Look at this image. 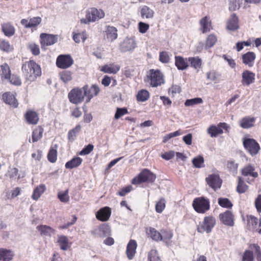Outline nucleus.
<instances>
[{"label":"nucleus","mask_w":261,"mask_h":261,"mask_svg":"<svg viewBox=\"0 0 261 261\" xmlns=\"http://www.w3.org/2000/svg\"><path fill=\"white\" fill-rule=\"evenodd\" d=\"M240 7V0H229V10L234 11L239 9Z\"/></svg>","instance_id":"60"},{"label":"nucleus","mask_w":261,"mask_h":261,"mask_svg":"<svg viewBox=\"0 0 261 261\" xmlns=\"http://www.w3.org/2000/svg\"><path fill=\"white\" fill-rule=\"evenodd\" d=\"M156 179V175L147 169H143L140 173L132 179L131 183L137 185L144 182H153Z\"/></svg>","instance_id":"3"},{"label":"nucleus","mask_w":261,"mask_h":261,"mask_svg":"<svg viewBox=\"0 0 261 261\" xmlns=\"http://www.w3.org/2000/svg\"><path fill=\"white\" fill-rule=\"evenodd\" d=\"M81 129V126L80 125H77L76 126L70 130L68 133V138L70 141H73L77 134H78Z\"/></svg>","instance_id":"51"},{"label":"nucleus","mask_w":261,"mask_h":261,"mask_svg":"<svg viewBox=\"0 0 261 261\" xmlns=\"http://www.w3.org/2000/svg\"><path fill=\"white\" fill-rule=\"evenodd\" d=\"M218 204L222 207L230 209L233 206L231 201L227 198L220 197L218 199Z\"/></svg>","instance_id":"48"},{"label":"nucleus","mask_w":261,"mask_h":261,"mask_svg":"<svg viewBox=\"0 0 261 261\" xmlns=\"http://www.w3.org/2000/svg\"><path fill=\"white\" fill-rule=\"evenodd\" d=\"M85 97H86V102H89L91 99L98 95L100 91L99 87L96 85H92L89 87L86 85L82 87Z\"/></svg>","instance_id":"12"},{"label":"nucleus","mask_w":261,"mask_h":261,"mask_svg":"<svg viewBox=\"0 0 261 261\" xmlns=\"http://www.w3.org/2000/svg\"><path fill=\"white\" fill-rule=\"evenodd\" d=\"M58 243L60 245L61 249L63 250H67L70 247L69 240L65 236H58Z\"/></svg>","instance_id":"40"},{"label":"nucleus","mask_w":261,"mask_h":261,"mask_svg":"<svg viewBox=\"0 0 261 261\" xmlns=\"http://www.w3.org/2000/svg\"><path fill=\"white\" fill-rule=\"evenodd\" d=\"M86 39L87 36L85 32L79 33H73V39L76 43H79L81 40L84 42Z\"/></svg>","instance_id":"56"},{"label":"nucleus","mask_w":261,"mask_h":261,"mask_svg":"<svg viewBox=\"0 0 261 261\" xmlns=\"http://www.w3.org/2000/svg\"><path fill=\"white\" fill-rule=\"evenodd\" d=\"M192 67L195 69H198L201 67L202 60L198 57H189L188 58Z\"/></svg>","instance_id":"45"},{"label":"nucleus","mask_w":261,"mask_h":261,"mask_svg":"<svg viewBox=\"0 0 261 261\" xmlns=\"http://www.w3.org/2000/svg\"><path fill=\"white\" fill-rule=\"evenodd\" d=\"M28 48L34 56H38L40 53L39 45L35 43H29Z\"/></svg>","instance_id":"58"},{"label":"nucleus","mask_w":261,"mask_h":261,"mask_svg":"<svg viewBox=\"0 0 261 261\" xmlns=\"http://www.w3.org/2000/svg\"><path fill=\"white\" fill-rule=\"evenodd\" d=\"M159 60L163 63H168L170 61V56L167 51H163L160 53Z\"/></svg>","instance_id":"62"},{"label":"nucleus","mask_w":261,"mask_h":261,"mask_svg":"<svg viewBox=\"0 0 261 261\" xmlns=\"http://www.w3.org/2000/svg\"><path fill=\"white\" fill-rule=\"evenodd\" d=\"M58 198L62 202L66 203L68 202L69 200V196H68V190H67L63 192H59L58 194Z\"/></svg>","instance_id":"61"},{"label":"nucleus","mask_w":261,"mask_h":261,"mask_svg":"<svg viewBox=\"0 0 261 261\" xmlns=\"http://www.w3.org/2000/svg\"><path fill=\"white\" fill-rule=\"evenodd\" d=\"M99 233L98 236L100 238H104L107 236H109L111 232V229L110 225L108 224H102L98 227Z\"/></svg>","instance_id":"39"},{"label":"nucleus","mask_w":261,"mask_h":261,"mask_svg":"<svg viewBox=\"0 0 261 261\" xmlns=\"http://www.w3.org/2000/svg\"><path fill=\"white\" fill-rule=\"evenodd\" d=\"M111 215V209L108 206L101 208L96 214V218L99 221L105 222L108 221Z\"/></svg>","instance_id":"20"},{"label":"nucleus","mask_w":261,"mask_h":261,"mask_svg":"<svg viewBox=\"0 0 261 261\" xmlns=\"http://www.w3.org/2000/svg\"><path fill=\"white\" fill-rule=\"evenodd\" d=\"M255 57V54L253 52L248 51L242 55L243 63L245 65H248L249 67H252L253 65Z\"/></svg>","instance_id":"29"},{"label":"nucleus","mask_w":261,"mask_h":261,"mask_svg":"<svg viewBox=\"0 0 261 261\" xmlns=\"http://www.w3.org/2000/svg\"><path fill=\"white\" fill-rule=\"evenodd\" d=\"M161 241L168 243L169 242L173 237L172 232L167 229H162L161 230Z\"/></svg>","instance_id":"47"},{"label":"nucleus","mask_w":261,"mask_h":261,"mask_svg":"<svg viewBox=\"0 0 261 261\" xmlns=\"http://www.w3.org/2000/svg\"><path fill=\"white\" fill-rule=\"evenodd\" d=\"M11 74V70L10 66L7 63L0 65V81H6L10 79Z\"/></svg>","instance_id":"24"},{"label":"nucleus","mask_w":261,"mask_h":261,"mask_svg":"<svg viewBox=\"0 0 261 261\" xmlns=\"http://www.w3.org/2000/svg\"><path fill=\"white\" fill-rule=\"evenodd\" d=\"M246 227L249 230L256 231L259 233H261V220L259 221L258 227L260 228H257V225L258 223V219L252 215H247L246 216Z\"/></svg>","instance_id":"17"},{"label":"nucleus","mask_w":261,"mask_h":261,"mask_svg":"<svg viewBox=\"0 0 261 261\" xmlns=\"http://www.w3.org/2000/svg\"><path fill=\"white\" fill-rule=\"evenodd\" d=\"M193 166L197 168H200L204 167V160L202 155H198L193 158L192 161Z\"/></svg>","instance_id":"49"},{"label":"nucleus","mask_w":261,"mask_h":261,"mask_svg":"<svg viewBox=\"0 0 261 261\" xmlns=\"http://www.w3.org/2000/svg\"><path fill=\"white\" fill-rule=\"evenodd\" d=\"M37 229L40 232L41 235L50 236L51 233L55 232V230L51 227L46 225H40L37 227Z\"/></svg>","instance_id":"42"},{"label":"nucleus","mask_w":261,"mask_h":261,"mask_svg":"<svg viewBox=\"0 0 261 261\" xmlns=\"http://www.w3.org/2000/svg\"><path fill=\"white\" fill-rule=\"evenodd\" d=\"M148 260L149 261H158L159 260L158 252L155 249H151L148 252Z\"/></svg>","instance_id":"64"},{"label":"nucleus","mask_w":261,"mask_h":261,"mask_svg":"<svg viewBox=\"0 0 261 261\" xmlns=\"http://www.w3.org/2000/svg\"><path fill=\"white\" fill-rule=\"evenodd\" d=\"M241 174L245 177H251L252 178H248L247 182L250 184L254 181V179L258 176L257 172L255 171V168L253 165L248 164L245 166L241 171Z\"/></svg>","instance_id":"11"},{"label":"nucleus","mask_w":261,"mask_h":261,"mask_svg":"<svg viewBox=\"0 0 261 261\" xmlns=\"http://www.w3.org/2000/svg\"><path fill=\"white\" fill-rule=\"evenodd\" d=\"M166 207V200L164 198H161L156 202L155 205V211L158 213H161L165 210Z\"/></svg>","instance_id":"52"},{"label":"nucleus","mask_w":261,"mask_h":261,"mask_svg":"<svg viewBox=\"0 0 261 261\" xmlns=\"http://www.w3.org/2000/svg\"><path fill=\"white\" fill-rule=\"evenodd\" d=\"M149 92L147 90L141 89L138 92L136 99L138 102H144L149 99Z\"/></svg>","instance_id":"44"},{"label":"nucleus","mask_w":261,"mask_h":261,"mask_svg":"<svg viewBox=\"0 0 261 261\" xmlns=\"http://www.w3.org/2000/svg\"><path fill=\"white\" fill-rule=\"evenodd\" d=\"M21 70L25 81L30 82L36 81L41 75L40 66L34 60L25 62L22 65Z\"/></svg>","instance_id":"1"},{"label":"nucleus","mask_w":261,"mask_h":261,"mask_svg":"<svg viewBox=\"0 0 261 261\" xmlns=\"http://www.w3.org/2000/svg\"><path fill=\"white\" fill-rule=\"evenodd\" d=\"M42 19L40 17H34L29 19H22L20 21L21 24L25 28H31L36 29V28L41 23Z\"/></svg>","instance_id":"18"},{"label":"nucleus","mask_w":261,"mask_h":261,"mask_svg":"<svg viewBox=\"0 0 261 261\" xmlns=\"http://www.w3.org/2000/svg\"><path fill=\"white\" fill-rule=\"evenodd\" d=\"M120 69V66L119 65H116L114 63H110L109 64H105L100 67V70L101 72L106 73L116 74Z\"/></svg>","instance_id":"25"},{"label":"nucleus","mask_w":261,"mask_h":261,"mask_svg":"<svg viewBox=\"0 0 261 261\" xmlns=\"http://www.w3.org/2000/svg\"><path fill=\"white\" fill-rule=\"evenodd\" d=\"M58 39L57 35L41 33L40 35V43L41 47L44 48L56 43Z\"/></svg>","instance_id":"13"},{"label":"nucleus","mask_w":261,"mask_h":261,"mask_svg":"<svg viewBox=\"0 0 261 261\" xmlns=\"http://www.w3.org/2000/svg\"><path fill=\"white\" fill-rule=\"evenodd\" d=\"M220 75V74L214 70L210 71L206 73L207 79L215 83H217L219 81Z\"/></svg>","instance_id":"54"},{"label":"nucleus","mask_w":261,"mask_h":261,"mask_svg":"<svg viewBox=\"0 0 261 261\" xmlns=\"http://www.w3.org/2000/svg\"><path fill=\"white\" fill-rule=\"evenodd\" d=\"M188 58H184L182 56H176L175 57V65L179 70H184L189 67Z\"/></svg>","instance_id":"27"},{"label":"nucleus","mask_w":261,"mask_h":261,"mask_svg":"<svg viewBox=\"0 0 261 261\" xmlns=\"http://www.w3.org/2000/svg\"><path fill=\"white\" fill-rule=\"evenodd\" d=\"M137 247V244L135 240H130L127 244L126 254L127 258L131 260L132 259L136 252V249Z\"/></svg>","instance_id":"26"},{"label":"nucleus","mask_w":261,"mask_h":261,"mask_svg":"<svg viewBox=\"0 0 261 261\" xmlns=\"http://www.w3.org/2000/svg\"><path fill=\"white\" fill-rule=\"evenodd\" d=\"M60 79L64 83H67L72 80L71 71L63 70L59 73Z\"/></svg>","instance_id":"53"},{"label":"nucleus","mask_w":261,"mask_h":261,"mask_svg":"<svg viewBox=\"0 0 261 261\" xmlns=\"http://www.w3.org/2000/svg\"><path fill=\"white\" fill-rule=\"evenodd\" d=\"M146 232L148 237L151 238L153 241L156 242L161 241V231L159 232L154 228L150 227L147 229Z\"/></svg>","instance_id":"35"},{"label":"nucleus","mask_w":261,"mask_h":261,"mask_svg":"<svg viewBox=\"0 0 261 261\" xmlns=\"http://www.w3.org/2000/svg\"><path fill=\"white\" fill-rule=\"evenodd\" d=\"M144 81L151 87H158L165 83L163 73L159 69H151L147 72Z\"/></svg>","instance_id":"2"},{"label":"nucleus","mask_w":261,"mask_h":261,"mask_svg":"<svg viewBox=\"0 0 261 261\" xmlns=\"http://www.w3.org/2000/svg\"><path fill=\"white\" fill-rule=\"evenodd\" d=\"M24 118L27 124L35 125L39 121V115L36 111L29 109L24 113Z\"/></svg>","instance_id":"16"},{"label":"nucleus","mask_w":261,"mask_h":261,"mask_svg":"<svg viewBox=\"0 0 261 261\" xmlns=\"http://www.w3.org/2000/svg\"><path fill=\"white\" fill-rule=\"evenodd\" d=\"M154 11L147 6H143L140 10L141 16L142 18H152L154 15Z\"/></svg>","instance_id":"38"},{"label":"nucleus","mask_w":261,"mask_h":261,"mask_svg":"<svg viewBox=\"0 0 261 261\" xmlns=\"http://www.w3.org/2000/svg\"><path fill=\"white\" fill-rule=\"evenodd\" d=\"M128 111L126 108H117L114 116L115 119H118L122 116L127 114Z\"/></svg>","instance_id":"63"},{"label":"nucleus","mask_w":261,"mask_h":261,"mask_svg":"<svg viewBox=\"0 0 261 261\" xmlns=\"http://www.w3.org/2000/svg\"><path fill=\"white\" fill-rule=\"evenodd\" d=\"M6 81L16 86H20L22 84L20 76L17 74L12 73L10 76V79H8Z\"/></svg>","instance_id":"50"},{"label":"nucleus","mask_w":261,"mask_h":261,"mask_svg":"<svg viewBox=\"0 0 261 261\" xmlns=\"http://www.w3.org/2000/svg\"><path fill=\"white\" fill-rule=\"evenodd\" d=\"M58 147V145L57 144L51 146L48 152L47 158L48 161L51 163H55L57 160Z\"/></svg>","instance_id":"30"},{"label":"nucleus","mask_w":261,"mask_h":261,"mask_svg":"<svg viewBox=\"0 0 261 261\" xmlns=\"http://www.w3.org/2000/svg\"><path fill=\"white\" fill-rule=\"evenodd\" d=\"M2 99L6 103L9 105L14 108H16L18 106V102L15 96L10 92L4 93L2 95Z\"/></svg>","instance_id":"21"},{"label":"nucleus","mask_w":261,"mask_h":261,"mask_svg":"<svg viewBox=\"0 0 261 261\" xmlns=\"http://www.w3.org/2000/svg\"><path fill=\"white\" fill-rule=\"evenodd\" d=\"M14 254L10 250L0 248V261H11Z\"/></svg>","instance_id":"33"},{"label":"nucleus","mask_w":261,"mask_h":261,"mask_svg":"<svg viewBox=\"0 0 261 261\" xmlns=\"http://www.w3.org/2000/svg\"><path fill=\"white\" fill-rule=\"evenodd\" d=\"M194 210L198 213L204 214L210 210V201L204 196L196 197L192 202Z\"/></svg>","instance_id":"4"},{"label":"nucleus","mask_w":261,"mask_h":261,"mask_svg":"<svg viewBox=\"0 0 261 261\" xmlns=\"http://www.w3.org/2000/svg\"><path fill=\"white\" fill-rule=\"evenodd\" d=\"M249 248L254 250L256 255V260L261 261V249L259 246L257 244H251L249 246Z\"/></svg>","instance_id":"55"},{"label":"nucleus","mask_w":261,"mask_h":261,"mask_svg":"<svg viewBox=\"0 0 261 261\" xmlns=\"http://www.w3.org/2000/svg\"><path fill=\"white\" fill-rule=\"evenodd\" d=\"M82 162L83 160L81 158L74 157L65 164V167L66 169H69L77 168L81 165Z\"/></svg>","instance_id":"34"},{"label":"nucleus","mask_w":261,"mask_h":261,"mask_svg":"<svg viewBox=\"0 0 261 261\" xmlns=\"http://www.w3.org/2000/svg\"><path fill=\"white\" fill-rule=\"evenodd\" d=\"M243 145L251 155H256L260 150L259 144L253 139H244L243 140Z\"/></svg>","instance_id":"10"},{"label":"nucleus","mask_w":261,"mask_h":261,"mask_svg":"<svg viewBox=\"0 0 261 261\" xmlns=\"http://www.w3.org/2000/svg\"><path fill=\"white\" fill-rule=\"evenodd\" d=\"M105 14L101 9L91 8L86 11L85 18L81 19L82 23L87 24L90 22H95L105 17Z\"/></svg>","instance_id":"5"},{"label":"nucleus","mask_w":261,"mask_h":261,"mask_svg":"<svg viewBox=\"0 0 261 261\" xmlns=\"http://www.w3.org/2000/svg\"><path fill=\"white\" fill-rule=\"evenodd\" d=\"M105 32L107 38L111 41H113L117 38V29L114 27H107Z\"/></svg>","instance_id":"31"},{"label":"nucleus","mask_w":261,"mask_h":261,"mask_svg":"<svg viewBox=\"0 0 261 261\" xmlns=\"http://www.w3.org/2000/svg\"><path fill=\"white\" fill-rule=\"evenodd\" d=\"M242 85L248 86L254 83L255 74L250 70H245L242 73Z\"/></svg>","instance_id":"19"},{"label":"nucleus","mask_w":261,"mask_h":261,"mask_svg":"<svg viewBox=\"0 0 261 261\" xmlns=\"http://www.w3.org/2000/svg\"><path fill=\"white\" fill-rule=\"evenodd\" d=\"M220 222L224 225L232 227L234 225V216L230 211H226L219 215Z\"/></svg>","instance_id":"14"},{"label":"nucleus","mask_w":261,"mask_h":261,"mask_svg":"<svg viewBox=\"0 0 261 261\" xmlns=\"http://www.w3.org/2000/svg\"><path fill=\"white\" fill-rule=\"evenodd\" d=\"M216 225V219L212 216H206L204 218L201 223L197 228V231L200 233H210Z\"/></svg>","instance_id":"6"},{"label":"nucleus","mask_w":261,"mask_h":261,"mask_svg":"<svg viewBox=\"0 0 261 261\" xmlns=\"http://www.w3.org/2000/svg\"><path fill=\"white\" fill-rule=\"evenodd\" d=\"M2 30L5 35L7 37L13 36L15 32L13 25L9 22L2 24Z\"/></svg>","instance_id":"36"},{"label":"nucleus","mask_w":261,"mask_h":261,"mask_svg":"<svg viewBox=\"0 0 261 261\" xmlns=\"http://www.w3.org/2000/svg\"><path fill=\"white\" fill-rule=\"evenodd\" d=\"M249 187L246 184L243 178L239 176L237 179V192L239 194L245 193L248 190Z\"/></svg>","instance_id":"32"},{"label":"nucleus","mask_w":261,"mask_h":261,"mask_svg":"<svg viewBox=\"0 0 261 261\" xmlns=\"http://www.w3.org/2000/svg\"><path fill=\"white\" fill-rule=\"evenodd\" d=\"M217 41L216 36L213 34L209 35L205 40L204 48L207 49L213 47Z\"/></svg>","instance_id":"46"},{"label":"nucleus","mask_w":261,"mask_h":261,"mask_svg":"<svg viewBox=\"0 0 261 261\" xmlns=\"http://www.w3.org/2000/svg\"><path fill=\"white\" fill-rule=\"evenodd\" d=\"M203 102V100L201 98L197 97L192 99H187L185 102V105L186 107L193 106L196 105L200 104Z\"/></svg>","instance_id":"57"},{"label":"nucleus","mask_w":261,"mask_h":261,"mask_svg":"<svg viewBox=\"0 0 261 261\" xmlns=\"http://www.w3.org/2000/svg\"><path fill=\"white\" fill-rule=\"evenodd\" d=\"M74 63V61L70 55L64 54L59 55L56 61L57 67L66 69L70 67Z\"/></svg>","instance_id":"9"},{"label":"nucleus","mask_w":261,"mask_h":261,"mask_svg":"<svg viewBox=\"0 0 261 261\" xmlns=\"http://www.w3.org/2000/svg\"><path fill=\"white\" fill-rule=\"evenodd\" d=\"M199 24L200 30L203 34L209 32L213 29L212 21L208 16H205L201 18Z\"/></svg>","instance_id":"22"},{"label":"nucleus","mask_w":261,"mask_h":261,"mask_svg":"<svg viewBox=\"0 0 261 261\" xmlns=\"http://www.w3.org/2000/svg\"><path fill=\"white\" fill-rule=\"evenodd\" d=\"M205 180L209 187L215 191L221 187L222 181L218 174H210L205 178Z\"/></svg>","instance_id":"15"},{"label":"nucleus","mask_w":261,"mask_h":261,"mask_svg":"<svg viewBox=\"0 0 261 261\" xmlns=\"http://www.w3.org/2000/svg\"><path fill=\"white\" fill-rule=\"evenodd\" d=\"M230 126L225 122H220L217 124L211 125L207 128V132L212 138L217 137L218 135L223 134V129L226 133H229Z\"/></svg>","instance_id":"8"},{"label":"nucleus","mask_w":261,"mask_h":261,"mask_svg":"<svg viewBox=\"0 0 261 261\" xmlns=\"http://www.w3.org/2000/svg\"><path fill=\"white\" fill-rule=\"evenodd\" d=\"M44 129L41 126H38L32 131V142H36L40 140L43 136Z\"/></svg>","instance_id":"37"},{"label":"nucleus","mask_w":261,"mask_h":261,"mask_svg":"<svg viewBox=\"0 0 261 261\" xmlns=\"http://www.w3.org/2000/svg\"><path fill=\"white\" fill-rule=\"evenodd\" d=\"M69 101L74 105L81 103L84 100L85 95L82 88H74L68 94Z\"/></svg>","instance_id":"7"},{"label":"nucleus","mask_w":261,"mask_h":261,"mask_svg":"<svg viewBox=\"0 0 261 261\" xmlns=\"http://www.w3.org/2000/svg\"><path fill=\"white\" fill-rule=\"evenodd\" d=\"M0 50L6 53L12 52L14 50L13 45L10 44V42L5 39L0 40Z\"/></svg>","instance_id":"43"},{"label":"nucleus","mask_w":261,"mask_h":261,"mask_svg":"<svg viewBox=\"0 0 261 261\" xmlns=\"http://www.w3.org/2000/svg\"><path fill=\"white\" fill-rule=\"evenodd\" d=\"M242 261H254V255L252 251L246 250L243 253Z\"/></svg>","instance_id":"59"},{"label":"nucleus","mask_w":261,"mask_h":261,"mask_svg":"<svg viewBox=\"0 0 261 261\" xmlns=\"http://www.w3.org/2000/svg\"><path fill=\"white\" fill-rule=\"evenodd\" d=\"M45 190V185L44 184H40L34 189L32 195V199L35 200H38Z\"/></svg>","instance_id":"41"},{"label":"nucleus","mask_w":261,"mask_h":261,"mask_svg":"<svg viewBox=\"0 0 261 261\" xmlns=\"http://www.w3.org/2000/svg\"><path fill=\"white\" fill-rule=\"evenodd\" d=\"M239 28V18L235 13H233L227 21L226 29L234 31L237 30Z\"/></svg>","instance_id":"23"},{"label":"nucleus","mask_w":261,"mask_h":261,"mask_svg":"<svg viewBox=\"0 0 261 261\" xmlns=\"http://www.w3.org/2000/svg\"><path fill=\"white\" fill-rule=\"evenodd\" d=\"M256 118L253 117L246 116L242 118L240 121V126L244 129L254 126Z\"/></svg>","instance_id":"28"}]
</instances>
